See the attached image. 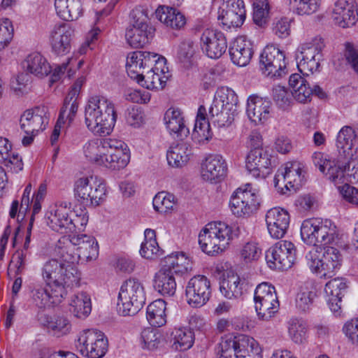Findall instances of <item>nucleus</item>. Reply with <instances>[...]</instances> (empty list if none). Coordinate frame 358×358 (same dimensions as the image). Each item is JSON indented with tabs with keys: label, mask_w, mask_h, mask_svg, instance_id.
Masks as SVG:
<instances>
[{
	"label": "nucleus",
	"mask_w": 358,
	"mask_h": 358,
	"mask_svg": "<svg viewBox=\"0 0 358 358\" xmlns=\"http://www.w3.org/2000/svg\"><path fill=\"white\" fill-rule=\"evenodd\" d=\"M14 28L8 18L0 19V51L4 49L12 41Z\"/></svg>",
	"instance_id": "nucleus-61"
},
{
	"label": "nucleus",
	"mask_w": 358,
	"mask_h": 358,
	"mask_svg": "<svg viewBox=\"0 0 358 358\" xmlns=\"http://www.w3.org/2000/svg\"><path fill=\"white\" fill-rule=\"evenodd\" d=\"M238 96L235 92L227 87H219L215 94L212 105L216 108H236Z\"/></svg>",
	"instance_id": "nucleus-48"
},
{
	"label": "nucleus",
	"mask_w": 358,
	"mask_h": 358,
	"mask_svg": "<svg viewBox=\"0 0 358 358\" xmlns=\"http://www.w3.org/2000/svg\"><path fill=\"white\" fill-rule=\"evenodd\" d=\"M152 204L155 210L165 213L172 210L175 206V196L169 192H160L153 198Z\"/></svg>",
	"instance_id": "nucleus-55"
},
{
	"label": "nucleus",
	"mask_w": 358,
	"mask_h": 358,
	"mask_svg": "<svg viewBox=\"0 0 358 358\" xmlns=\"http://www.w3.org/2000/svg\"><path fill=\"white\" fill-rule=\"evenodd\" d=\"M248 284L238 275H228L220 282V290L222 294L229 299H240L247 291Z\"/></svg>",
	"instance_id": "nucleus-36"
},
{
	"label": "nucleus",
	"mask_w": 358,
	"mask_h": 358,
	"mask_svg": "<svg viewBox=\"0 0 358 358\" xmlns=\"http://www.w3.org/2000/svg\"><path fill=\"white\" fill-rule=\"evenodd\" d=\"M84 115L87 129L99 136H106L112 133L117 117L113 102L99 94L89 96Z\"/></svg>",
	"instance_id": "nucleus-3"
},
{
	"label": "nucleus",
	"mask_w": 358,
	"mask_h": 358,
	"mask_svg": "<svg viewBox=\"0 0 358 358\" xmlns=\"http://www.w3.org/2000/svg\"><path fill=\"white\" fill-rule=\"evenodd\" d=\"M192 155L190 143L181 141L170 146L167 151L168 163L173 167H182L185 165Z\"/></svg>",
	"instance_id": "nucleus-38"
},
{
	"label": "nucleus",
	"mask_w": 358,
	"mask_h": 358,
	"mask_svg": "<svg viewBox=\"0 0 358 358\" xmlns=\"http://www.w3.org/2000/svg\"><path fill=\"white\" fill-rule=\"evenodd\" d=\"M320 218L305 220L301 226V236L303 241L309 245H317V231L320 224Z\"/></svg>",
	"instance_id": "nucleus-49"
},
{
	"label": "nucleus",
	"mask_w": 358,
	"mask_h": 358,
	"mask_svg": "<svg viewBox=\"0 0 358 358\" xmlns=\"http://www.w3.org/2000/svg\"><path fill=\"white\" fill-rule=\"evenodd\" d=\"M271 105L268 99L250 96L247 104L248 117L255 124L264 123L269 117Z\"/></svg>",
	"instance_id": "nucleus-32"
},
{
	"label": "nucleus",
	"mask_w": 358,
	"mask_h": 358,
	"mask_svg": "<svg viewBox=\"0 0 358 358\" xmlns=\"http://www.w3.org/2000/svg\"><path fill=\"white\" fill-rule=\"evenodd\" d=\"M187 303L198 308L205 305L211 296L210 282L207 277L197 275L187 282L185 289Z\"/></svg>",
	"instance_id": "nucleus-18"
},
{
	"label": "nucleus",
	"mask_w": 358,
	"mask_h": 358,
	"mask_svg": "<svg viewBox=\"0 0 358 358\" xmlns=\"http://www.w3.org/2000/svg\"><path fill=\"white\" fill-rule=\"evenodd\" d=\"M162 268L173 274L182 275L186 273L190 266L189 260L182 253H172L167 255L164 260Z\"/></svg>",
	"instance_id": "nucleus-46"
},
{
	"label": "nucleus",
	"mask_w": 358,
	"mask_h": 358,
	"mask_svg": "<svg viewBox=\"0 0 358 358\" xmlns=\"http://www.w3.org/2000/svg\"><path fill=\"white\" fill-rule=\"evenodd\" d=\"M259 195L250 184H246L244 188H238L231 196L229 208L234 215L245 217L254 213L259 207Z\"/></svg>",
	"instance_id": "nucleus-14"
},
{
	"label": "nucleus",
	"mask_w": 358,
	"mask_h": 358,
	"mask_svg": "<svg viewBox=\"0 0 358 358\" xmlns=\"http://www.w3.org/2000/svg\"><path fill=\"white\" fill-rule=\"evenodd\" d=\"M71 204L64 201H58L46 213L45 219L47 224L54 231L62 234H67L70 220L69 213Z\"/></svg>",
	"instance_id": "nucleus-23"
},
{
	"label": "nucleus",
	"mask_w": 358,
	"mask_h": 358,
	"mask_svg": "<svg viewBox=\"0 0 358 358\" xmlns=\"http://www.w3.org/2000/svg\"><path fill=\"white\" fill-rule=\"evenodd\" d=\"M339 158L336 161H332L331 164L327 169L326 174L328 179L336 185L340 184H347V178L345 171L344 163Z\"/></svg>",
	"instance_id": "nucleus-53"
},
{
	"label": "nucleus",
	"mask_w": 358,
	"mask_h": 358,
	"mask_svg": "<svg viewBox=\"0 0 358 358\" xmlns=\"http://www.w3.org/2000/svg\"><path fill=\"white\" fill-rule=\"evenodd\" d=\"M117 310L123 316L134 315L143 306L145 292L143 283L136 278L125 280L120 287Z\"/></svg>",
	"instance_id": "nucleus-7"
},
{
	"label": "nucleus",
	"mask_w": 358,
	"mask_h": 358,
	"mask_svg": "<svg viewBox=\"0 0 358 358\" xmlns=\"http://www.w3.org/2000/svg\"><path fill=\"white\" fill-rule=\"evenodd\" d=\"M75 345L78 352L88 358L103 357L108 348L107 337L102 331L95 329L81 332Z\"/></svg>",
	"instance_id": "nucleus-13"
},
{
	"label": "nucleus",
	"mask_w": 358,
	"mask_h": 358,
	"mask_svg": "<svg viewBox=\"0 0 358 358\" xmlns=\"http://www.w3.org/2000/svg\"><path fill=\"white\" fill-rule=\"evenodd\" d=\"M131 17L125 33L126 41L131 48H143L152 39L155 29L149 23L148 16L143 10H133Z\"/></svg>",
	"instance_id": "nucleus-10"
},
{
	"label": "nucleus",
	"mask_w": 358,
	"mask_h": 358,
	"mask_svg": "<svg viewBox=\"0 0 358 358\" xmlns=\"http://www.w3.org/2000/svg\"><path fill=\"white\" fill-rule=\"evenodd\" d=\"M155 16L162 23L173 29H180L186 24L185 15L173 7L159 6L155 11Z\"/></svg>",
	"instance_id": "nucleus-37"
},
{
	"label": "nucleus",
	"mask_w": 358,
	"mask_h": 358,
	"mask_svg": "<svg viewBox=\"0 0 358 358\" xmlns=\"http://www.w3.org/2000/svg\"><path fill=\"white\" fill-rule=\"evenodd\" d=\"M76 261V257L69 250L62 249L59 259L46 261L41 268V276L57 301L66 296L67 287L80 284V273Z\"/></svg>",
	"instance_id": "nucleus-1"
},
{
	"label": "nucleus",
	"mask_w": 358,
	"mask_h": 358,
	"mask_svg": "<svg viewBox=\"0 0 358 358\" xmlns=\"http://www.w3.org/2000/svg\"><path fill=\"white\" fill-rule=\"evenodd\" d=\"M270 6L268 0H255L253 2V21L259 27L264 26L268 19Z\"/></svg>",
	"instance_id": "nucleus-54"
},
{
	"label": "nucleus",
	"mask_w": 358,
	"mask_h": 358,
	"mask_svg": "<svg viewBox=\"0 0 358 358\" xmlns=\"http://www.w3.org/2000/svg\"><path fill=\"white\" fill-rule=\"evenodd\" d=\"M154 287L163 296H173L176 291V279L170 271L161 268L155 275Z\"/></svg>",
	"instance_id": "nucleus-42"
},
{
	"label": "nucleus",
	"mask_w": 358,
	"mask_h": 358,
	"mask_svg": "<svg viewBox=\"0 0 358 358\" xmlns=\"http://www.w3.org/2000/svg\"><path fill=\"white\" fill-rule=\"evenodd\" d=\"M265 219L271 237L278 239L285 235L290 222L289 215L286 210L279 207L271 208L267 211Z\"/></svg>",
	"instance_id": "nucleus-25"
},
{
	"label": "nucleus",
	"mask_w": 358,
	"mask_h": 358,
	"mask_svg": "<svg viewBox=\"0 0 358 358\" xmlns=\"http://www.w3.org/2000/svg\"><path fill=\"white\" fill-rule=\"evenodd\" d=\"M357 134V130L350 126H344L341 129L336 143L341 157L357 153V148H355Z\"/></svg>",
	"instance_id": "nucleus-34"
},
{
	"label": "nucleus",
	"mask_w": 358,
	"mask_h": 358,
	"mask_svg": "<svg viewBox=\"0 0 358 358\" xmlns=\"http://www.w3.org/2000/svg\"><path fill=\"white\" fill-rule=\"evenodd\" d=\"M290 9L300 15H309L316 13L321 0H287Z\"/></svg>",
	"instance_id": "nucleus-52"
},
{
	"label": "nucleus",
	"mask_w": 358,
	"mask_h": 358,
	"mask_svg": "<svg viewBox=\"0 0 358 358\" xmlns=\"http://www.w3.org/2000/svg\"><path fill=\"white\" fill-rule=\"evenodd\" d=\"M26 70L36 76L43 78L51 72V66L45 57L38 52L29 54L23 63Z\"/></svg>",
	"instance_id": "nucleus-40"
},
{
	"label": "nucleus",
	"mask_w": 358,
	"mask_h": 358,
	"mask_svg": "<svg viewBox=\"0 0 358 358\" xmlns=\"http://www.w3.org/2000/svg\"><path fill=\"white\" fill-rule=\"evenodd\" d=\"M232 62L238 66H247L253 55V45L245 36L237 37L229 47Z\"/></svg>",
	"instance_id": "nucleus-30"
},
{
	"label": "nucleus",
	"mask_w": 358,
	"mask_h": 358,
	"mask_svg": "<svg viewBox=\"0 0 358 358\" xmlns=\"http://www.w3.org/2000/svg\"><path fill=\"white\" fill-rule=\"evenodd\" d=\"M89 216L87 213L82 211L76 214L74 218L70 217L67 233H76L83 231L88 222Z\"/></svg>",
	"instance_id": "nucleus-63"
},
{
	"label": "nucleus",
	"mask_w": 358,
	"mask_h": 358,
	"mask_svg": "<svg viewBox=\"0 0 358 358\" xmlns=\"http://www.w3.org/2000/svg\"><path fill=\"white\" fill-rule=\"evenodd\" d=\"M262 256V248L255 241L245 243L240 250L241 259L245 263L257 261Z\"/></svg>",
	"instance_id": "nucleus-57"
},
{
	"label": "nucleus",
	"mask_w": 358,
	"mask_h": 358,
	"mask_svg": "<svg viewBox=\"0 0 358 358\" xmlns=\"http://www.w3.org/2000/svg\"><path fill=\"white\" fill-rule=\"evenodd\" d=\"M74 31L67 24L55 25L50 34V43L52 52L57 55L70 52Z\"/></svg>",
	"instance_id": "nucleus-24"
},
{
	"label": "nucleus",
	"mask_w": 358,
	"mask_h": 358,
	"mask_svg": "<svg viewBox=\"0 0 358 358\" xmlns=\"http://www.w3.org/2000/svg\"><path fill=\"white\" fill-rule=\"evenodd\" d=\"M166 303L163 299H157L147 307L146 317L148 322L155 327H161L166 323Z\"/></svg>",
	"instance_id": "nucleus-44"
},
{
	"label": "nucleus",
	"mask_w": 358,
	"mask_h": 358,
	"mask_svg": "<svg viewBox=\"0 0 358 358\" xmlns=\"http://www.w3.org/2000/svg\"><path fill=\"white\" fill-rule=\"evenodd\" d=\"M343 157L347 181L351 183L358 182V153Z\"/></svg>",
	"instance_id": "nucleus-60"
},
{
	"label": "nucleus",
	"mask_w": 358,
	"mask_h": 358,
	"mask_svg": "<svg viewBox=\"0 0 358 358\" xmlns=\"http://www.w3.org/2000/svg\"><path fill=\"white\" fill-rule=\"evenodd\" d=\"M172 347L176 350L184 351L191 348L194 342V334L188 328H175L171 334Z\"/></svg>",
	"instance_id": "nucleus-45"
},
{
	"label": "nucleus",
	"mask_w": 358,
	"mask_h": 358,
	"mask_svg": "<svg viewBox=\"0 0 358 358\" xmlns=\"http://www.w3.org/2000/svg\"><path fill=\"white\" fill-rule=\"evenodd\" d=\"M70 243L78 246V256L87 260L95 259L99 255V245L93 236L85 234L73 235L70 238Z\"/></svg>",
	"instance_id": "nucleus-35"
},
{
	"label": "nucleus",
	"mask_w": 358,
	"mask_h": 358,
	"mask_svg": "<svg viewBox=\"0 0 358 358\" xmlns=\"http://www.w3.org/2000/svg\"><path fill=\"white\" fill-rule=\"evenodd\" d=\"M70 310L78 318L87 317L92 311L90 296L85 292L74 294L69 302Z\"/></svg>",
	"instance_id": "nucleus-41"
},
{
	"label": "nucleus",
	"mask_w": 358,
	"mask_h": 358,
	"mask_svg": "<svg viewBox=\"0 0 358 358\" xmlns=\"http://www.w3.org/2000/svg\"><path fill=\"white\" fill-rule=\"evenodd\" d=\"M305 261L313 273L320 278H329L340 269L342 255L334 246L316 247L306 254Z\"/></svg>",
	"instance_id": "nucleus-5"
},
{
	"label": "nucleus",
	"mask_w": 358,
	"mask_h": 358,
	"mask_svg": "<svg viewBox=\"0 0 358 358\" xmlns=\"http://www.w3.org/2000/svg\"><path fill=\"white\" fill-rule=\"evenodd\" d=\"M288 334L296 343H302L306 338V326L303 321L292 318L288 322Z\"/></svg>",
	"instance_id": "nucleus-56"
},
{
	"label": "nucleus",
	"mask_w": 358,
	"mask_h": 358,
	"mask_svg": "<svg viewBox=\"0 0 358 358\" xmlns=\"http://www.w3.org/2000/svg\"><path fill=\"white\" fill-rule=\"evenodd\" d=\"M85 80H86L84 76H80L71 87L70 90L64 99V102L61 108L57 120L62 122L64 124L67 122L69 125L73 122L78 108V102L77 99L80 94L82 87L85 83Z\"/></svg>",
	"instance_id": "nucleus-26"
},
{
	"label": "nucleus",
	"mask_w": 358,
	"mask_h": 358,
	"mask_svg": "<svg viewBox=\"0 0 358 358\" xmlns=\"http://www.w3.org/2000/svg\"><path fill=\"white\" fill-rule=\"evenodd\" d=\"M273 157L262 148L251 150L245 159V168L254 178H266L272 171Z\"/></svg>",
	"instance_id": "nucleus-20"
},
{
	"label": "nucleus",
	"mask_w": 358,
	"mask_h": 358,
	"mask_svg": "<svg viewBox=\"0 0 358 358\" xmlns=\"http://www.w3.org/2000/svg\"><path fill=\"white\" fill-rule=\"evenodd\" d=\"M332 18L339 27L353 26L357 20V12L353 0H337L332 12Z\"/></svg>",
	"instance_id": "nucleus-29"
},
{
	"label": "nucleus",
	"mask_w": 358,
	"mask_h": 358,
	"mask_svg": "<svg viewBox=\"0 0 358 358\" xmlns=\"http://www.w3.org/2000/svg\"><path fill=\"white\" fill-rule=\"evenodd\" d=\"M85 158L90 163L112 170H120L130 161V151L121 140L112 138H94L83 145Z\"/></svg>",
	"instance_id": "nucleus-2"
},
{
	"label": "nucleus",
	"mask_w": 358,
	"mask_h": 358,
	"mask_svg": "<svg viewBox=\"0 0 358 358\" xmlns=\"http://www.w3.org/2000/svg\"><path fill=\"white\" fill-rule=\"evenodd\" d=\"M200 46L203 53L208 58L217 59L226 52L227 42L222 31L206 29L200 38Z\"/></svg>",
	"instance_id": "nucleus-21"
},
{
	"label": "nucleus",
	"mask_w": 358,
	"mask_h": 358,
	"mask_svg": "<svg viewBox=\"0 0 358 358\" xmlns=\"http://www.w3.org/2000/svg\"><path fill=\"white\" fill-rule=\"evenodd\" d=\"M254 303L259 320L268 321L274 317L280 308L275 287L268 282L259 284L254 292Z\"/></svg>",
	"instance_id": "nucleus-12"
},
{
	"label": "nucleus",
	"mask_w": 358,
	"mask_h": 358,
	"mask_svg": "<svg viewBox=\"0 0 358 358\" xmlns=\"http://www.w3.org/2000/svg\"><path fill=\"white\" fill-rule=\"evenodd\" d=\"M236 229L224 222H210L200 231L199 243L203 252L215 256L224 252L235 237Z\"/></svg>",
	"instance_id": "nucleus-4"
},
{
	"label": "nucleus",
	"mask_w": 358,
	"mask_h": 358,
	"mask_svg": "<svg viewBox=\"0 0 358 358\" xmlns=\"http://www.w3.org/2000/svg\"><path fill=\"white\" fill-rule=\"evenodd\" d=\"M246 17L245 3L243 0H223L222 11L218 20L227 28L240 27Z\"/></svg>",
	"instance_id": "nucleus-22"
},
{
	"label": "nucleus",
	"mask_w": 358,
	"mask_h": 358,
	"mask_svg": "<svg viewBox=\"0 0 358 358\" xmlns=\"http://www.w3.org/2000/svg\"><path fill=\"white\" fill-rule=\"evenodd\" d=\"M140 341L143 349L155 350L160 343V334L152 328L144 329L141 331Z\"/></svg>",
	"instance_id": "nucleus-58"
},
{
	"label": "nucleus",
	"mask_w": 358,
	"mask_h": 358,
	"mask_svg": "<svg viewBox=\"0 0 358 358\" xmlns=\"http://www.w3.org/2000/svg\"><path fill=\"white\" fill-rule=\"evenodd\" d=\"M57 15L65 21H73L83 14L81 0H54Z\"/></svg>",
	"instance_id": "nucleus-39"
},
{
	"label": "nucleus",
	"mask_w": 358,
	"mask_h": 358,
	"mask_svg": "<svg viewBox=\"0 0 358 358\" xmlns=\"http://www.w3.org/2000/svg\"><path fill=\"white\" fill-rule=\"evenodd\" d=\"M145 240L141 243L140 254L146 259H155L162 255V250H160L158 243L156 240L155 231L151 229H147L144 232Z\"/></svg>",
	"instance_id": "nucleus-47"
},
{
	"label": "nucleus",
	"mask_w": 358,
	"mask_h": 358,
	"mask_svg": "<svg viewBox=\"0 0 358 358\" xmlns=\"http://www.w3.org/2000/svg\"><path fill=\"white\" fill-rule=\"evenodd\" d=\"M304 166L302 163L294 161L288 162L285 164L283 168L279 169L275 175L273 182L275 187L280 189L282 193L283 187L286 190H290L291 188L296 189L302 185L303 182V171Z\"/></svg>",
	"instance_id": "nucleus-17"
},
{
	"label": "nucleus",
	"mask_w": 358,
	"mask_h": 358,
	"mask_svg": "<svg viewBox=\"0 0 358 358\" xmlns=\"http://www.w3.org/2000/svg\"><path fill=\"white\" fill-rule=\"evenodd\" d=\"M50 120L47 106H39L23 112L20 118V129L24 134H38L45 129Z\"/></svg>",
	"instance_id": "nucleus-19"
},
{
	"label": "nucleus",
	"mask_w": 358,
	"mask_h": 358,
	"mask_svg": "<svg viewBox=\"0 0 358 358\" xmlns=\"http://www.w3.org/2000/svg\"><path fill=\"white\" fill-rule=\"evenodd\" d=\"M31 298L36 306L40 308L50 306L52 304H58L63 299L57 301L53 297L52 292L49 289H46L41 285H36L31 291Z\"/></svg>",
	"instance_id": "nucleus-50"
},
{
	"label": "nucleus",
	"mask_w": 358,
	"mask_h": 358,
	"mask_svg": "<svg viewBox=\"0 0 358 358\" xmlns=\"http://www.w3.org/2000/svg\"><path fill=\"white\" fill-rule=\"evenodd\" d=\"M227 165L220 155H210L201 164V174L204 180L217 182L227 174Z\"/></svg>",
	"instance_id": "nucleus-27"
},
{
	"label": "nucleus",
	"mask_w": 358,
	"mask_h": 358,
	"mask_svg": "<svg viewBox=\"0 0 358 358\" xmlns=\"http://www.w3.org/2000/svg\"><path fill=\"white\" fill-rule=\"evenodd\" d=\"M316 293L307 288H302L297 294L295 299L296 307L299 310L306 312L310 309Z\"/></svg>",
	"instance_id": "nucleus-59"
},
{
	"label": "nucleus",
	"mask_w": 358,
	"mask_h": 358,
	"mask_svg": "<svg viewBox=\"0 0 358 358\" xmlns=\"http://www.w3.org/2000/svg\"><path fill=\"white\" fill-rule=\"evenodd\" d=\"M285 55L278 48L266 45L259 57V70L265 76L281 77L285 68Z\"/></svg>",
	"instance_id": "nucleus-16"
},
{
	"label": "nucleus",
	"mask_w": 358,
	"mask_h": 358,
	"mask_svg": "<svg viewBox=\"0 0 358 358\" xmlns=\"http://www.w3.org/2000/svg\"><path fill=\"white\" fill-rule=\"evenodd\" d=\"M47 328L57 336L65 335L70 331L71 324L64 317H57L53 320L48 322Z\"/></svg>",
	"instance_id": "nucleus-62"
},
{
	"label": "nucleus",
	"mask_w": 358,
	"mask_h": 358,
	"mask_svg": "<svg viewBox=\"0 0 358 358\" xmlns=\"http://www.w3.org/2000/svg\"><path fill=\"white\" fill-rule=\"evenodd\" d=\"M152 52L134 51L129 53L127 57L126 69L128 76L133 80H137L142 77L146 69L152 66Z\"/></svg>",
	"instance_id": "nucleus-28"
},
{
	"label": "nucleus",
	"mask_w": 358,
	"mask_h": 358,
	"mask_svg": "<svg viewBox=\"0 0 358 358\" xmlns=\"http://www.w3.org/2000/svg\"><path fill=\"white\" fill-rule=\"evenodd\" d=\"M348 288L347 281L343 278H335L326 283L324 292L329 308L334 313L341 309L343 296Z\"/></svg>",
	"instance_id": "nucleus-31"
},
{
	"label": "nucleus",
	"mask_w": 358,
	"mask_h": 358,
	"mask_svg": "<svg viewBox=\"0 0 358 358\" xmlns=\"http://www.w3.org/2000/svg\"><path fill=\"white\" fill-rule=\"evenodd\" d=\"M258 343L252 337L239 335L223 338L219 344L218 358H262Z\"/></svg>",
	"instance_id": "nucleus-8"
},
{
	"label": "nucleus",
	"mask_w": 358,
	"mask_h": 358,
	"mask_svg": "<svg viewBox=\"0 0 358 358\" xmlns=\"http://www.w3.org/2000/svg\"><path fill=\"white\" fill-rule=\"evenodd\" d=\"M317 245L330 246L337 245L339 241L336 226L330 220H322L317 231Z\"/></svg>",
	"instance_id": "nucleus-43"
},
{
	"label": "nucleus",
	"mask_w": 358,
	"mask_h": 358,
	"mask_svg": "<svg viewBox=\"0 0 358 358\" xmlns=\"http://www.w3.org/2000/svg\"><path fill=\"white\" fill-rule=\"evenodd\" d=\"M164 122L171 135H176L181 139L188 136L189 129L185 125L182 113L179 108H169L164 113Z\"/></svg>",
	"instance_id": "nucleus-33"
},
{
	"label": "nucleus",
	"mask_w": 358,
	"mask_h": 358,
	"mask_svg": "<svg viewBox=\"0 0 358 358\" xmlns=\"http://www.w3.org/2000/svg\"><path fill=\"white\" fill-rule=\"evenodd\" d=\"M167 80L168 76L148 70L136 81L148 90H162L165 87Z\"/></svg>",
	"instance_id": "nucleus-51"
},
{
	"label": "nucleus",
	"mask_w": 358,
	"mask_h": 358,
	"mask_svg": "<svg viewBox=\"0 0 358 358\" xmlns=\"http://www.w3.org/2000/svg\"><path fill=\"white\" fill-rule=\"evenodd\" d=\"M73 190L76 199L85 206H99L106 198V184L92 176L78 178Z\"/></svg>",
	"instance_id": "nucleus-9"
},
{
	"label": "nucleus",
	"mask_w": 358,
	"mask_h": 358,
	"mask_svg": "<svg viewBox=\"0 0 358 358\" xmlns=\"http://www.w3.org/2000/svg\"><path fill=\"white\" fill-rule=\"evenodd\" d=\"M324 48L323 39L321 37H315L297 48L295 53L297 68L303 76H308L319 70Z\"/></svg>",
	"instance_id": "nucleus-11"
},
{
	"label": "nucleus",
	"mask_w": 358,
	"mask_h": 358,
	"mask_svg": "<svg viewBox=\"0 0 358 358\" xmlns=\"http://www.w3.org/2000/svg\"><path fill=\"white\" fill-rule=\"evenodd\" d=\"M273 98L276 104L283 110L287 109L291 104L290 95L282 86L278 85L273 89Z\"/></svg>",
	"instance_id": "nucleus-64"
},
{
	"label": "nucleus",
	"mask_w": 358,
	"mask_h": 358,
	"mask_svg": "<svg viewBox=\"0 0 358 358\" xmlns=\"http://www.w3.org/2000/svg\"><path fill=\"white\" fill-rule=\"evenodd\" d=\"M295 256L294 245L288 241H280L266 252L265 257L270 268L287 270L293 265Z\"/></svg>",
	"instance_id": "nucleus-15"
},
{
	"label": "nucleus",
	"mask_w": 358,
	"mask_h": 358,
	"mask_svg": "<svg viewBox=\"0 0 358 358\" xmlns=\"http://www.w3.org/2000/svg\"><path fill=\"white\" fill-rule=\"evenodd\" d=\"M236 108H216L210 106V117L207 115L205 106H200L196 117L194 134L197 135L200 140H208L210 135V122L217 127H229L231 124L236 114Z\"/></svg>",
	"instance_id": "nucleus-6"
}]
</instances>
